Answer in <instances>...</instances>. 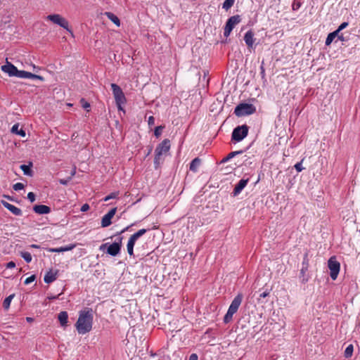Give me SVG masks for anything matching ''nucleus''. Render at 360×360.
Segmentation results:
<instances>
[{"instance_id": "nucleus-36", "label": "nucleus", "mask_w": 360, "mask_h": 360, "mask_svg": "<svg viewBox=\"0 0 360 360\" xmlns=\"http://www.w3.org/2000/svg\"><path fill=\"white\" fill-rule=\"evenodd\" d=\"M164 128H165L164 125L158 126L155 128L154 135L156 138L160 137Z\"/></svg>"}, {"instance_id": "nucleus-46", "label": "nucleus", "mask_w": 360, "mask_h": 360, "mask_svg": "<svg viewBox=\"0 0 360 360\" xmlns=\"http://www.w3.org/2000/svg\"><path fill=\"white\" fill-rule=\"evenodd\" d=\"M260 75H261L262 79H265V69L264 67V61H262V65L260 66Z\"/></svg>"}, {"instance_id": "nucleus-25", "label": "nucleus", "mask_w": 360, "mask_h": 360, "mask_svg": "<svg viewBox=\"0 0 360 360\" xmlns=\"http://www.w3.org/2000/svg\"><path fill=\"white\" fill-rule=\"evenodd\" d=\"M111 89H112L115 99L117 97L121 96L122 94H124L122 89L120 88V86L116 84H114V83L111 84Z\"/></svg>"}, {"instance_id": "nucleus-39", "label": "nucleus", "mask_w": 360, "mask_h": 360, "mask_svg": "<svg viewBox=\"0 0 360 360\" xmlns=\"http://www.w3.org/2000/svg\"><path fill=\"white\" fill-rule=\"evenodd\" d=\"M335 37L333 36V34H332V33H329L326 37V41H325V44L326 46H329L331 44V43L333 42V41L335 39Z\"/></svg>"}, {"instance_id": "nucleus-16", "label": "nucleus", "mask_w": 360, "mask_h": 360, "mask_svg": "<svg viewBox=\"0 0 360 360\" xmlns=\"http://www.w3.org/2000/svg\"><path fill=\"white\" fill-rule=\"evenodd\" d=\"M58 271L56 270L53 271L52 269H50L47 271L44 277V281L46 283H51L56 280L58 276Z\"/></svg>"}, {"instance_id": "nucleus-4", "label": "nucleus", "mask_w": 360, "mask_h": 360, "mask_svg": "<svg viewBox=\"0 0 360 360\" xmlns=\"http://www.w3.org/2000/svg\"><path fill=\"white\" fill-rule=\"evenodd\" d=\"M256 112V107L248 103H240L234 109V114L237 117L250 115Z\"/></svg>"}, {"instance_id": "nucleus-35", "label": "nucleus", "mask_w": 360, "mask_h": 360, "mask_svg": "<svg viewBox=\"0 0 360 360\" xmlns=\"http://www.w3.org/2000/svg\"><path fill=\"white\" fill-rule=\"evenodd\" d=\"M271 290V289H268V288H266L264 292H261V293L259 294V295L258 299H257V300H258V302H263L262 301V298H265V297H266L267 296H269V294H270Z\"/></svg>"}, {"instance_id": "nucleus-1", "label": "nucleus", "mask_w": 360, "mask_h": 360, "mask_svg": "<svg viewBox=\"0 0 360 360\" xmlns=\"http://www.w3.org/2000/svg\"><path fill=\"white\" fill-rule=\"evenodd\" d=\"M93 311L90 308L81 310L79 314L77 321L75 326L79 334H86L92 329L93 325Z\"/></svg>"}, {"instance_id": "nucleus-26", "label": "nucleus", "mask_w": 360, "mask_h": 360, "mask_svg": "<svg viewBox=\"0 0 360 360\" xmlns=\"http://www.w3.org/2000/svg\"><path fill=\"white\" fill-rule=\"evenodd\" d=\"M105 15L110 20H111L117 27L120 26V20L118 18V17L117 15H115L114 13H112L111 12H106Z\"/></svg>"}, {"instance_id": "nucleus-27", "label": "nucleus", "mask_w": 360, "mask_h": 360, "mask_svg": "<svg viewBox=\"0 0 360 360\" xmlns=\"http://www.w3.org/2000/svg\"><path fill=\"white\" fill-rule=\"evenodd\" d=\"M15 296V294L10 295L9 296L6 297L4 302H3V307L5 310H8L10 307L11 302L12 300L13 299Z\"/></svg>"}, {"instance_id": "nucleus-59", "label": "nucleus", "mask_w": 360, "mask_h": 360, "mask_svg": "<svg viewBox=\"0 0 360 360\" xmlns=\"http://www.w3.org/2000/svg\"><path fill=\"white\" fill-rule=\"evenodd\" d=\"M58 296H59V295H56V296H51V297H49L48 298H49V300H56V299H58Z\"/></svg>"}, {"instance_id": "nucleus-10", "label": "nucleus", "mask_w": 360, "mask_h": 360, "mask_svg": "<svg viewBox=\"0 0 360 360\" xmlns=\"http://www.w3.org/2000/svg\"><path fill=\"white\" fill-rule=\"evenodd\" d=\"M117 212V207H114L109 210L101 219V226L105 228L109 226L112 224V219Z\"/></svg>"}, {"instance_id": "nucleus-22", "label": "nucleus", "mask_w": 360, "mask_h": 360, "mask_svg": "<svg viewBox=\"0 0 360 360\" xmlns=\"http://www.w3.org/2000/svg\"><path fill=\"white\" fill-rule=\"evenodd\" d=\"M200 164L201 160L199 158H194L190 163V170L193 172H197Z\"/></svg>"}, {"instance_id": "nucleus-15", "label": "nucleus", "mask_w": 360, "mask_h": 360, "mask_svg": "<svg viewBox=\"0 0 360 360\" xmlns=\"http://www.w3.org/2000/svg\"><path fill=\"white\" fill-rule=\"evenodd\" d=\"M33 211L39 214H46L51 212V207L45 205H35Z\"/></svg>"}, {"instance_id": "nucleus-6", "label": "nucleus", "mask_w": 360, "mask_h": 360, "mask_svg": "<svg viewBox=\"0 0 360 360\" xmlns=\"http://www.w3.org/2000/svg\"><path fill=\"white\" fill-rule=\"evenodd\" d=\"M249 127L243 124L235 127L231 134V140L235 142L243 141L248 134Z\"/></svg>"}, {"instance_id": "nucleus-48", "label": "nucleus", "mask_w": 360, "mask_h": 360, "mask_svg": "<svg viewBox=\"0 0 360 360\" xmlns=\"http://www.w3.org/2000/svg\"><path fill=\"white\" fill-rule=\"evenodd\" d=\"M136 225V222L126 226L125 228H124L123 229H122L120 231V233H124V232L129 231L131 227H132L133 226Z\"/></svg>"}, {"instance_id": "nucleus-62", "label": "nucleus", "mask_w": 360, "mask_h": 360, "mask_svg": "<svg viewBox=\"0 0 360 360\" xmlns=\"http://www.w3.org/2000/svg\"><path fill=\"white\" fill-rule=\"evenodd\" d=\"M75 170H73V171L72 172V173H71V175H72V176H74V175H75Z\"/></svg>"}, {"instance_id": "nucleus-49", "label": "nucleus", "mask_w": 360, "mask_h": 360, "mask_svg": "<svg viewBox=\"0 0 360 360\" xmlns=\"http://www.w3.org/2000/svg\"><path fill=\"white\" fill-rule=\"evenodd\" d=\"M348 25L349 23L347 22H343L339 25L338 29L342 31V30L345 29L348 26Z\"/></svg>"}, {"instance_id": "nucleus-50", "label": "nucleus", "mask_w": 360, "mask_h": 360, "mask_svg": "<svg viewBox=\"0 0 360 360\" xmlns=\"http://www.w3.org/2000/svg\"><path fill=\"white\" fill-rule=\"evenodd\" d=\"M6 269H13L15 267V263L13 261H11L6 264Z\"/></svg>"}, {"instance_id": "nucleus-58", "label": "nucleus", "mask_w": 360, "mask_h": 360, "mask_svg": "<svg viewBox=\"0 0 360 360\" xmlns=\"http://www.w3.org/2000/svg\"><path fill=\"white\" fill-rule=\"evenodd\" d=\"M30 247L32 248H37V249L40 248V246L37 245V244H32V245H30Z\"/></svg>"}, {"instance_id": "nucleus-51", "label": "nucleus", "mask_w": 360, "mask_h": 360, "mask_svg": "<svg viewBox=\"0 0 360 360\" xmlns=\"http://www.w3.org/2000/svg\"><path fill=\"white\" fill-rule=\"evenodd\" d=\"M70 180V178H68L67 179H61L59 180V183L61 185L67 186Z\"/></svg>"}, {"instance_id": "nucleus-32", "label": "nucleus", "mask_w": 360, "mask_h": 360, "mask_svg": "<svg viewBox=\"0 0 360 360\" xmlns=\"http://www.w3.org/2000/svg\"><path fill=\"white\" fill-rule=\"evenodd\" d=\"M20 256L24 259L27 263H30L32 261V255L29 252L23 251L20 252Z\"/></svg>"}, {"instance_id": "nucleus-14", "label": "nucleus", "mask_w": 360, "mask_h": 360, "mask_svg": "<svg viewBox=\"0 0 360 360\" xmlns=\"http://www.w3.org/2000/svg\"><path fill=\"white\" fill-rule=\"evenodd\" d=\"M17 69L18 68L13 64L8 62L1 66V70L7 73L10 77H15Z\"/></svg>"}, {"instance_id": "nucleus-34", "label": "nucleus", "mask_w": 360, "mask_h": 360, "mask_svg": "<svg viewBox=\"0 0 360 360\" xmlns=\"http://www.w3.org/2000/svg\"><path fill=\"white\" fill-rule=\"evenodd\" d=\"M28 73H29V72H27V71H25V70H18L17 69V71H16L15 77H18V78H26V79H27Z\"/></svg>"}, {"instance_id": "nucleus-11", "label": "nucleus", "mask_w": 360, "mask_h": 360, "mask_svg": "<svg viewBox=\"0 0 360 360\" xmlns=\"http://www.w3.org/2000/svg\"><path fill=\"white\" fill-rule=\"evenodd\" d=\"M249 182V179H241L238 184L235 186V188L231 193V195L233 197H236L238 195L241 191L244 189V188L247 186Z\"/></svg>"}, {"instance_id": "nucleus-38", "label": "nucleus", "mask_w": 360, "mask_h": 360, "mask_svg": "<svg viewBox=\"0 0 360 360\" xmlns=\"http://www.w3.org/2000/svg\"><path fill=\"white\" fill-rule=\"evenodd\" d=\"M118 195H119V192H112V193H110L109 195H106L103 198V200L105 202H106V201H108L110 199L116 198H117Z\"/></svg>"}, {"instance_id": "nucleus-30", "label": "nucleus", "mask_w": 360, "mask_h": 360, "mask_svg": "<svg viewBox=\"0 0 360 360\" xmlns=\"http://www.w3.org/2000/svg\"><path fill=\"white\" fill-rule=\"evenodd\" d=\"M309 266V259L308 257V253L306 252L303 257V260L302 262V269H308Z\"/></svg>"}, {"instance_id": "nucleus-56", "label": "nucleus", "mask_w": 360, "mask_h": 360, "mask_svg": "<svg viewBox=\"0 0 360 360\" xmlns=\"http://www.w3.org/2000/svg\"><path fill=\"white\" fill-rule=\"evenodd\" d=\"M338 40L341 41H345V37H343L342 34H341L340 36H338Z\"/></svg>"}, {"instance_id": "nucleus-13", "label": "nucleus", "mask_w": 360, "mask_h": 360, "mask_svg": "<svg viewBox=\"0 0 360 360\" xmlns=\"http://www.w3.org/2000/svg\"><path fill=\"white\" fill-rule=\"evenodd\" d=\"M1 202L2 205L5 208L8 210L14 215H15V216H22V210L20 208H18V207H15V206H14V205H13L11 204H10L9 202H6L5 200H1Z\"/></svg>"}, {"instance_id": "nucleus-12", "label": "nucleus", "mask_w": 360, "mask_h": 360, "mask_svg": "<svg viewBox=\"0 0 360 360\" xmlns=\"http://www.w3.org/2000/svg\"><path fill=\"white\" fill-rule=\"evenodd\" d=\"M121 248H120V244L117 243H112V244H108V247L106 249V253L112 257H116L121 252Z\"/></svg>"}, {"instance_id": "nucleus-40", "label": "nucleus", "mask_w": 360, "mask_h": 360, "mask_svg": "<svg viewBox=\"0 0 360 360\" xmlns=\"http://www.w3.org/2000/svg\"><path fill=\"white\" fill-rule=\"evenodd\" d=\"M80 103L83 108L86 109L87 111H89V108L91 107V105L88 101H86L84 98H81Z\"/></svg>"}, {"instance_id": "nucleus-45", "label": "nucleus", "mask_w": 360, "mask_h": 360, "mask_svg": "<svg viewBox=\"0 0 360 360\" xmlns=\"http://www.w3.org/2000/svg\"><path fill=\"white\" fill-rule=\"evenodd\" d=\"M27 199L31 202H33L36 200V195L33 192H29L27 193Z\"/></svg>"}, {"instance_id": "nucleus-5", "label": "nucleus", "mask_w": 360, "mask_h": 360, "mask_svg": "<svg viewBox=\"0 0 360 360\" xmlns=\"http://www.w3.org/2000/svg\"><path fill=\"white\" fill-rule=\"evenodd\" d=\"M150 229H141L138 231L132 234L127 242V250L129 256H134V248L136 242L145 233H146Z\"/></svg>"}, {"instance_id": "nucleus-47", "label": "nucleus", "mask_w": 360, "mask_h": 360, "mask_svg": "<svg viewBox=\"0 0 360 360\" xmlns=\"http://www.w3.org/2000/svg\"><path fill=\"white\" fill-rule=\"evenodd\" d=\"M89 208H90V207H89V204L85 203L82 205L80 210H81V212H84L88 211L89 210Z\"/></svg>"}, {"instance_id": "nucleus-31", "label": "nucleus", "mask_w": 360, "mask_h": 360, "mask_svg": "<svg viewBox=\"0 0 360 360\" xmlns=\"http://www.w3.org/2000/svg\"><path fill=\"white\" fill-rule=\"evenodd\" d=\"M235 0H225L222 4V8L228 11L233 6Z\"/></svg>"}, {"instance_id": "nucleus-54", "label": "nucleus", "mask_w": 360, "mask_h": 360, "mask_svg": "<svg viewBox=\"0 0 360 360\" xmlns=\"http://www.w3.org/2000/svg\"><path fill=\"white\" fill-rule=\"evenodd\" d=\"M198 356L196 354L193 353V354H191L188 358V360H198Z\"/></svg>"}, {"instance_id": "nucleus-61", "label": "nucleus", "mask_w": 360, "mask_h": 360, "mask_svg": "<svg viewBox=\"0 0 360 360\" xmlns=\"http://www.w3.org/2000/svg\"><path fill=\"white\" fill-rule=\"evenodd\" d=\"M151 151H152V147L150 148V149L148 150L146 155H148L151 153Z\"/></svg>"}, {"instance_id": "nucleus-55", "label": "nucleus", "mask_w": 360, "mask_h": 360, "mask_svg": "<svg viewBox=\"0 0 360 360\" xmlns=\"http://www.w3.org/2000/svg\"><path fill=\"white\" fill-rule=\"evenodd\" d=\"M341 31L339 30L338 29L335 30V31L332 32V34H333V36L335 37H338V36H340V34H339V33Z\"/></svg>"}, {"instance_id": "nucleus-28", "label": "nucleus", "mask_w": 360, "mask_h": 360, "mask_svg": "<svg viewBox=\"0 0 360 360\" xmlns=\"http://www.w3.org/2000/svg\"><path fill=\"white\" fill-rule=\"evenodd\" d=\"M115 100L118 106V109L122 110L123 109L121 107V105L126 102V98H125L124 94H122L121 96L117 97Z\"/></svg>"}, {"instance_id": "nucleus-20", "label": "nucleus", "mask_w": 360, "mask_h": 360, "mask_svg": "<svg viewBox=\"0 0 360 360\" xmlns=\"http://www.w3.org/2000/svg\"><path fill=\"white\" fill-rule=\"evenodd\" d=\"M11 131V133L19 135L21 137H25L26 136L25 131L22 128L19 129L18 123L15 124L12 127Z\"/></svg>"}, {"instance_id": "nucleus-53", "label": "nucleus", "mask_w": 360, "mask_h": 360, "mask_svg": "<svg viewBox=\"0 0 360 360\" xmlns=\"http://www.w3.org/2000/svg\"><path fill=\"white\" fill-rule=\"evenodd\" d=\"M108 243H103L102 245H100L99 247V250L101 251H106V249L108 248Z\"/></svg>"}, {"instance_id": "nucleus-19", "label": "nucleus", "mask_w": 360, "mask_h": 360, "mask_svg": "<svg viewBox=\"0 0 360 360\" xmlns=\"http://www.w3.org/2000/svg\"><path fill=\"white\" fill-rule=\"evenodd\" d=\"M32 162H30L28 165H21L20 168L22 169L25 175L32 176L34 174V172L32 170Z\"/></svg>"}, {"instance_id": "nucleus-37", "label": "nucleus", "mask_w": 360, "mask_h": 360, "mask_svg": "<svg viewBox=\"0 0 360 360\" xmlns=\"http://www.w3.org/2000/svg\"><path fill=\"white\" fill-rule=\"evenodd\" d=\"M27 75V79H39L42 82L44 81V78L41 75H35L30 72Z\"/></svg>"}, {"instance_id": "nucleus-57", "label": "nucleus", "mask_w": 360, "mask_h": 360, "mask_svg": "<svg viewBox=\"0 0 360 360\" xmlns=\"http://www.w3.org/2000/svg\"><path fill=\"white\" fill-rule=\"evenodd\" d=\"M26 321L28 323H32L34 321V318L32 317H26Z\"/></svg>"}, {"instance_id": "nucleus-2", "label": "nucleus", "mask_w": 360, "mask_h": 360, "mask_svg": "<svg viewBox=\"0 0 360 360\" xmlns=\"http://www.w3.org/2000/svg\"><path fill=\"white\" fill-rule=\"evenodd\" d=\"M171 148L170 141L168 139H164L160 143L155 150L154 168L158 169L164 161V156H166Z\"/></svg>"}, {"instance_id": "nucleus-21", "label": "nucleus", "mask_w": 360, "mask_h": 360, "mask_svg": "<svg viewBox=\"0 0 360 360\" xmlns=\"http://www.w3.org/2000/svg\"><path fill=\"white\" fill-rule=\"evenodd\" d=\"M245 150H240L233 151V152L230 153L229 154H228L226 157H224L221 160V163L227 162L228 161H229L231 159H232L235 156L243 153Z\"/></svg>"}, {"instance_id": "nucleus-23", "label": "nucleus", "mask_w": 360, "mask_h": 360, "mask_svg": "<svg viewBox=\"0 0 360 360\" xmlns=\"http://www.w3.org/2000/svg\"><path fill=\"white\" fill-rule=\"evenodd\" d=\"M58 321L62 326H67L68 314L65 311H60L58 316Z\"/></svg>"}, {"instance_id": "nucleus-42", "label": "nucleus", "mask_w": 360, "mask_h": 360, "mask_svg": "<svg viewBox=\"0 0 360 360\" xmlns=\"http://www.w3.org/2000/svg\"><path fill=\"white\" fill-rule=\"evenodd\" d=\"M25 186L22 183H16L13 186V190L18 191H20V190H22L24 188Z\"/></svg>"}, {"instance_id": "nucleus-41", "label": "nucleus", "mask_w": 360, "mask_h": 360, "mask_svg": "<svg viewBox=\"0 0 360 360\" xmlns=\"http://www.w3.org/2000/svg\"><path fill=\"white\" fill-rule=\"evenodd\" d=\"M304 159H302L300 162L296 163L294 166L295 169L297 172H301L302 170L304 169V167H302V162Z\"/></svg>"}, {"instance_id": "nucleus-3", "label": "nucleus", "mask_w": 360, "mask_h": 360, "mask_svg": "<svg viewBox=\"0 0 360 360\" xmlns=\"http://www.w3.org/2000/svg\"><path fill=\"white\" fill-rule=\"evenodd\" d=\"M243 294L238 293L232 300L226 314L224 317V322L225 323H229L232 319L234 314H236L241 304L243 301Z\"/></svg>"}, {"instance_id": "nucleus-24", "label": "nucleus", "mask_w": 360, "mask_h": 360, "mask_svg": "<svg viewBox=\"0 0 360 360\" xmlns=\"http://www.w3.org/2000/svg\"><path fill=\"white\" fill-rule=\"evenodd\" d=\"M307 271H308V269H306L301 268V269H300L299 278H300V282L303 284H305L306 283H307L310 278L309 275L308 274H307Z\"/></svg>"}, {"instance_id": "nucleus-43", "label": "nucleus", "mask_w": 360, "mask_h": 360, "mask_svg": "<svg viewBox=\"0 0 360 360\" xmlns=\"http://www.w3.org/2000/svg\"><path fill=\"white\" fill-rule=\"evenodd\" d=\"M35 279H36V276H35V275H32V276H30L27 277V278L25 279V281H24V283H25V285H28V284H30V283H32L33 281H35Z\"/></svg>"}, {"instance_id": "nucleus-52", "label": "nucleus", "mask_w": 360, "mask_h": 360, "mask_svg": "<svg viewBox=\"0 0 360 360\" xmlns=\"http://www.w3.org/2000/svg\"><path fill=\"white\" fill-rule=\"evenodd\" d=\"M148 124L149 126H153L155 124V118L153 116H150L148 117Z\"/></svg>"}, {"instance_id": "nucleus-7", "label": "nucleus", "mask_w": 360, "mask_h": 360, "mask_svg": "<svg viewBox=\"0 0 360 360\" xmlns=\"http://www.w3.org/2000/svg\"><path fill=\"white\" fill-rule=\"evenodd\" d=\"M328 267L330 270V276L332 280L337 279L340 270V263L337 260L335 256H332L328 260Z\"/></svg>"}, {"instance_id": "nucleus-18", "label": "nucleus", "mask_w": 360, "mask_h": 360, "mask_svg": "<svg viewBox=\"0 0 360 360\" xmlns=\"http://www.w3.org/2000/svg\"><path fill=\"white\" fill-rule=\"evenodd\" d=\"M76 247V244H69L68 245L60 247V248H50L49 251L50 252H63L72 250Z\"/></svg>"}, {"instance_id": "nucleus-9", "label": "nucleus", "mask_w": 360, "mask_h": 360, "mask_svg": "<svg viewBox=\"0 0 360 360\" xmlns=\"http://www.w3.org/2000/svg\"><path fill=\"white\" fill-rule=\"evenodd\" d=\"M241 20V18L239 15H236L230 17L225 25L224 29V35L226 37H228L233 29L234 28L235 25L238 24Z\"/></svg>"}, {"instance_id": "nucleus-8", "label": "nucleus", "mask_w": 360, "mask_h": 360, "mask_svg": "<svg viewBox=\"0 0 360 360\" xmlns=\"http://www.w3.org/2000/svg\"><path fill=\"white\" fill-rule=\"evenodd\" d=\"M46 19L51 21L54 24L64 28L68 32L72 33V30L69 28L68 21L59 14H51L47 15Z\"/></svg>"}, {"instance_id": "nucleus-60", "label": "nucleus", "mask_w": 360, "mask_h": 360, "mask_svg": "<svg viewBox=\"0 0 360 360\" xmlns=\"http://www.w3.org/2000/svg\"><path fill=\"white\" fill-rule=\"evenodd\" d=\"M5 198H6L8 200L13 201V198L9 195H4Z\"/></svg>"}, {"instance_id": "nucleus-44", "label": "nucleus", "mask_w": 360, "mask_h": 360, "mask_svg": "<svg viewBox=\"0 0 360 360\" xmlns=\"http://www.w3.org/2000/svg\"><path fill=\"white\" fill-rule=\"evenodd\" d=\"M301 3L300 1H294L292 4V9L293 11H297L301 7Z\"/></svg>"}, {"instance_id": "nucleus-17", "label": "nucleus", "mask_w": 360, "mask_h": 360, "mask_svg": "<svg viewBox=\"0 0 360 360\" xmlns=\"http://www.w3.org/2000/svg\"><path fill=\"white\" fill-rule=\"evenodd\" d=\"M244 41L248 48L252 49L254 44V33L252 30H248L244 36Z\"/></svg>"}, {"instance_id": "nucleus-33", "label": "nucleus", "mask_w": 360, "mask_h": 360, "mask_svg": "<svg viewBox=\"0 0 360 360\" xmlns=\"http://www.w3.org/2000/svg\"><path fill=\"white\" fill-rule=\"evenodd\" d=\"M122 233H120V231L115 233L113 236L114 237H116L115 240L113 243H117L120 244V248H122V240L124 237L122 236Z\"/></svg>"}, {"instance_id": "nucleus-29", "label": "nucleus", "mask_w": 360, "mask_h": 360, "mask_svg": "<svg viewBox=\"0 0 360 360\" xmlns=\"http://www.w3.org/2000/svg\"><path fill=\"white\" fill-rule=\"evenodd\" d=\"M353 351H354V347L352 344L349 345L345 350V358H349L352 356V354H353Z\"/></svg>"}]
</instances>
